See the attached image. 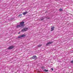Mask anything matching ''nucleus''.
Returning <instances> with one entry per match:
<instances>
[{
  "label": "nucleus",
  "mask_w": 73,
  "mask_h": 73,
  "mask_svg": "<svg viewBox=\"0 0 73 73\" xmlns=\"http://www.w3.org/2000/svg\"><path fill=\"white\" fill-rule=\"evenodd\" d=\"M28 29V28H24L22 29V30L21 31V32H26V31H27Z\"/></svg>",
  "instance_id": "obj_1"
},
{
  "label": "nucleus",
  "mask_w": 73,
  "mask_h": 73,
  "mask_svg": "<svg viewBox=\"0 0 73 73\" xmlns=\"http://www.w3.org/2000/svg\"><path fill=\"white\" fill-rule=\"evenodd\" d=\"M20 25L21 27H24L25 25H24V22L22 21L20 23Z\"/></svg>",
  "instance_id": "obj_2"
},
{
  "label": "nucleus",
  "mask_w": 73,
  "mask_h": 73,
  "mask_svg": "<svg viewBox=\"0 0 73 73\" xmlns=\"http://www.w3.org/2000/svg\"><path fill=\"white\" fill-rule=\"evenodd\" d=\"M26 36V35L23 34L22 35H21L20 36H19L18 37L19 38H21V37H25Z\"/></svg>",
  "instance_id": "obj_3"
},
{
  "label": "nucleus",
  "mask_w": 73,
  "mask_h": 73,
  "mask_svg": "<svg viewBox=\"0 0 73 73\" xmlns=\"http://www.w3.org/2000/svg\"><path fill=\"white\" fill-rule=\"evenodd\" d=\"M31 58L32 59H34V60H37V56H36L35 55L33 56V57H31Z\"/></svg>",
  "instance_id": "obj_4"
},
{
  "label": "nucleus",
  "mask_w": 73,
  "mask_h": 73,
  "mask_svg": "<svg viewBox=\"0 0 73 73\" xmlns=\"http://www.w3.org/2000/svg\"><path fill=\"white\" fill-rule=\"evenodd\" d=\"M45 19V18L44 17H42L39 18V21H42V20H44Z\"/></svg>",
  "instance_id": "obj_5"
},
{
  "label": "nucleus",
  "mask_w": 73,
  "mask_h": 73,
  "mask_svg": "<svg viewBox=\"0 0 73 73\" xmlns=\"http://www.w3.org/2000/svg\"><path fill=\"white\" fill-rule=\"evenodd\" d=\"M13 48H14V46H9V48H8V49H12Z\"/></svg>",
  "instance_id": "obj_6"
},
{
  "label": "nucleus",
  "mask_w": 73,
  "mask_h": 73,
  "mask_svg": "<svg viewBox=\"0 0 73 73\" xmlns=\"http://www.w3.org/2000/svg\"><path fill=\"white\" fill-rule=\"evenodd\" d=\"M54 27H51V31H53V30H54Z\"/></svg>",
  "instance_id": "obj_7"
},
{
  "label": "nucleus",
  "mask_w": 73,
  "mask_h": 73,
  "mask_svg": "<svg viewBox=\"0 0 73 73\" xmlns=\"http://www.w3.org/2000/svg\"><path fill=\"white\" fill-rule=\"evenodd\" d=\"M21 26L20 25H17L16 27L17 28H20V27H21Z\"/></svg>",
  "instance_id": "obj_8"
},
{
  "label": "nucleus",
  "mask_w": 73,
  "mask_h": 73,
  "mask_svg": "<svg viewBox=\"0 0 73 73\" xmlns=\"http://www.w3.org/2000/svg\"><path fill=\"white\" fill-rule=\"evenodd\" d=\"M28 13L27 12V11H26L24 13H23V15H26V14H27V13Z\"/></svg>",
  "instance_id": "obj_9"
},
{
  "label": "nucleus",
  "mask_w": 73,
  "mask_h": 73,
  "mask_svg": "<svg viewBox=\"0 0 73 73\" xmlns=\"http://www.w3.org/2000/svg\"><path fill=\"white\" fill-rule=\"evenodd\" d=\"M41 46H42V44H40L37 46L38 47V48H40V47H41Z\"/></svg>",
  "instance_id": "obj_10"
},
{
  "label": "nucleus",
  "mask_w": 73,
  "mask_h": 73,
  "mask_svg": "<svg viewBox=\"0 0 73 73\" xmlns=\"http://www.w3.org/2000/svg\"><path fill=\"white\" fill-rule=\"evenodd\" d=\"M59 11L60 12H62V11H63V10H62V9L61 8L59 9Z\"/></svg>",
  "instance_id": "obj_11"
},
{
  "label": "nucleus",
  "mask_w": 73,
  "mask_h": 73,
  "mask_svg": "<svg viewBox=\"0 0 73 73\" xmlns=\"http://www.w3.org/2000/svg\"><path fill=\"white\" fill-rule=\"evenodd\" d=\"M49 43V45H50V44H53V42H48Z\"/></svg>",
  "instance_id": "obj_12"
},
{
  "label": "nucleus",
  "mask_w": 73,
  "mask_h": 73,
  "mask_svg": "<svg viewBox=\"0 0 73 73\" xmlns=\"http://www.w3.org/2000/svg\"><path fill=\"white\" fill-rule=\"evenodd\" d=\"M46 46H48V45H49V42L46 44Z\"/></svg>",
  "instance_id": "obj_13"
},
{
  "label": "nucleus",
  "mask_w": 73,
  "mask_h": 73,
  "mask_svg": "<svg viewBox=\"0 0 73 73\" xmlns=\"http://www.w3.org/2000/svg\"><path fill=\"white\" fill-rule=\"evenodd\" d=\"M44 72H48V70H46V69H44Z\"/></svg>",
  "instance_id": "obj_14"
},
{
  "label": "nucleus",
  "mask_w": 73,
  "mask_h": 73,
  "mask_svg": "<svg viewBox=\"0 0 73 73\" xmlns=\"http://www.w3.org/2000/svg\"><path fill=\"white\" fill-rule=\"evenodd\" d=\"M22 16V14H20L19 15V17H20L21 16Z\"/></svg>",
  "instance_id": "obj_15"
},
{
  "label": "nucleus",
  "mask_w": 73,
  "mask_h": 73,
  "mask_svg": "<svg viewBox=\"0 0 73 73\" xmlns=\"http://www.w3.org/2000/svg\"><path fill=\"white\" fill-rule=\"evenodd\" d=\"M70 62L71 63H72V64H73V60H72Z\"/></svg>",
  "instance_id": "obj_16"
},
{
  "label": "nucleus",
  "mask_w": 73,
  "mask_h": 73,
  "mask_svg": "<svg viewBox=\"0 0 73 73\" xmlns=\"http://www.w3.org/2000/svg\"><path fill=\"white\" fill-rule=\"evenodd\" d=\"M51 70H52V71H53V68H51Z\"/></svg>",
  "instance_id": "obj_17"
},
{
  "label": "nucleus",
  "mask_w": 73,
  "mask_h": 73,
  "mask_svg": "<svg viewBox=\"0 0 73 73\" xmlns=\"http://www.w3.org/2000/svg\"><path fill=\"white\" fill-rule=\"evenodd\" d=\"M46 18L47 19H50V18H49L47 17Z\"/></svg>",
  "instance_id": "obj_18"
},
{
  "label": "nucleus",
  "mask_w": 73,
  "mask_h": 73,
  "mask_svg": "<svg viewBox=\"0 0 73 73\" xmlns=\"http://www.w3.org/2000/svg\"><path fill=\"white\" fill-rule=\"evenodd\" d=\"M20 32L18 34H20Z\"/></svg>",
  "instance_id": "obj_19"
}]
</instances>
